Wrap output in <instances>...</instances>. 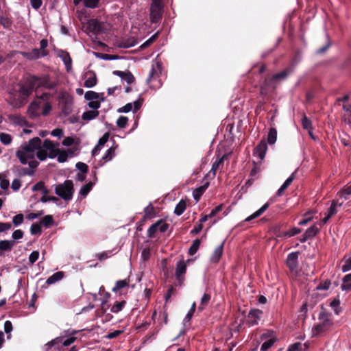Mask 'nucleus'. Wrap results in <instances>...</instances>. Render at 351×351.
<instances>
[{
  "label": "nucleus",
  "mask_w": 351,
  "mask_h": 351,
  "mask_svg": "<svg viewBox=\"0 0 351 351\" xmlns=\"http://www.w3.org/2000/svg\"><path fill=\"white\" fill-rule=\"evenodd\" d=\"M26 79L28 82V84L31 86L33 90L34 88L40 87L53 90L56 88L58 84V81L52 80L48 75H44L40 77L30 75Z\"/></svg>",
  "instance_id": "nucleus-3"
},
{
  "label": "nucleus",
  "mask_w": 351,
  "mask_h": 351,
  "mask_svg": "<svg viewBox=\"0 0 351 351\" xmlns=\"http://www.w3.org/2000/svg\"><path fill=\"white\" fill-rule=\"evenodd\" d=\"M58 56L64 62L66 71H70L72 68V60L69 53L66 51L60 49L58 52Z\"/></svg>",
  "instance_id": "nucleus-20"
},
{
  "label": "nucleus",
  "mask_w": 351,
  "mask_h": 351,
  "mask_svg": "<svg viewBox=\"0 0 351 351\" xmlns=\"http://www.w3.org/2000/svg\"><path fill=\"white\" fill-rule=\"evenodd\" d=\"M299 61V59L295 58L292 60L291 64L285 69L280 71V73L273 75L275 79L277 80V81L279 82V84L285 81L287 77L293 72L294 69Z\"/></svg>",
  "instance_id": "nucleus-10"
},
{
  "label": "nucleus",
  "mask_w": 351,
  "mask_h": 351,
  "mask_svg": "<svg viewBox=\"0 0 351 351\" xmlns=\"http://www.w3.org/2000/svg\"><path fill=\"white\" fill-rule=\"evenodd\" d=\"M109 138V134L108 132L105 133L98 141L97 147H101L104 146Z\"/></svg>",
  "instance_id": "nucleus-60"
},
{
  "label": "nucleus",
  "mask_w": 351,
  "mask_h": 351,
  "mask_svg": "<svg viewBox=\"0 0 351 351\" xmlns=\"http://www.w3.org/2000/svg\"><path fill=\"white\" fill-rule=\"evenodd\" d=\"M267 149V145L265 141H262L256 147L254 155L257 156L259 159H264L266 152Z\"/></svg>",
  "instance_id": "nucleus-22"
},
{
  "label": "nucleus",
  "mask_w": 351,
  "mask_h": 351,
  "mask_svg": "<svg viewBox=\"0 0 351 351\" xmlns=\"http://www.w3.org/2000/svg\"><path fill=\"white\" fill-rule=\"evenodd\" d=\"M158 36V32L155 33L154 35H152L148 40H147L142 45V48H145L150 45Z\"/></svg>",
  "instance_id": "nucleus-61"
},
{
  "label": "nucleus",
  "mask_w": 351,
  "mask_h": 351,
  "mask_svg": "<svg viewBox=\"0 0 351 351\" xmlns=\"http://www.w3.org/2000/svg\"><path fill=\"white\" fill-rule=\"evenodd\" d=\"M63 277H64V273L62 271L56 272L47 279L46 283L47 285H53V284L61 280L63 278Z\"/></svg>",
  "instance_id": "nucleus-29"
},
{
  "label": "nucleus",
  "mask_w": 351,
  "mask_h": 351,
  "mask_svg": "<svg viewBox=\"0 0 351 351\" xmlns=\"http://www.w3.org/2000/svg\"><path fill=\"white\" fill-rule=\"evenodd\" d=\"M117 147L109 148L99 161L100 165H104L107 161L111 160L115 156V149Z\"/></svg>",
  "instance_id": "nucleus-24"
},
{
  "label": "nucleus",
  "mask_w": 351,
  "mask_h": 351,
  "mask_svg": "<svg viewBox=\"0 0 351 351\" xmlns=\"http://www.w3.org/2000/svg\"><path fill=\"white\" fill-rule=\"evenodd\" d=\"M298 252H291L288 254L287 258V265L291 271H296L298 266Z\"/></svg>",
  "instance_id": "nucleus-19"
},
{
  "label": "nucleus",
  "mask_w": 351,
  "mask_h": 351,
  "mask_svg": "<svg viewBox=\"0 0 351 351\" xmlns=\"http://www.w3.org/2000/svg\"><path fill=\"white\" fill-rule=\"evenodd\" d=\"M200 246V240L195 239L193 241L192 245L189 249V254L191 256L194 255L198 250L199 247Z\"/></svg>",
  "instance_id": "nucleus-39"
},
{
  "label": "nucleus",
  "mask_w": 351,
  "mask_h": 351,
  "mask_svg": "<svg viewBox=\"0 0 351 351\" xmlns=\"http://www.w3.org/2000/svg\"><path fill=\"white\" fill-rule=\"evenodd\" d=\"M263 315V312L260 309H251L247 315V325L249 326H254L258 325L262 319Z\"/></svg>",
  "instance_id": "nucleus-12"
},
{
  "label": "nucleus",
  "mask_w": 351,
  "mask_h": 351,
  "mask_svg": "<svg viewBox=\"0 0 351 351\" xmlns=\"http://www.w3.org/2000/svg\"><path fill=\"white\" fill-rule=\"evenodd\" d=\"M339 193H341V197H343L344 199H348V196L351 195V185L343 188Z\"/></svg>",
  "instance_id": "nucleus-48"
},
{
  "label": "nucleus",
  "mask_w": 351,
  "mask_h": 351,
  "mask_svg": "<svg viewBox=\"0 0 351 351\" xmlns=\"http://www.w3.org/2000/svg\"><path fill=\"white\" fill-rule=\"evenodd\" d=\"M32 234H39L41 233V226L40 223H34L30 227Z\"/></svg>",
  "instance_id": "nucleus-49"
},
{
  "label": "nucleus",
  "mask_w": 351,
  "mask_h": 351,
  "mask_svg": "<svg viewBox=\"0 0 351 351\" xmlns=\"http://www.w3.org/2000/svg\"><path fill=\"white\" fill-rule=\"evenodd\" d=\"M186 263L184 261H180L177 263L176 268V276L177 280H180L182 275L186 273Z\"/></svg>",
  "instance_id": "nucleus-25"
},
{
  "label": "nucleus",
  "mask_w": 351,
  "mask_h": 351,
  "mask_svg": "<svg viewBox=\"0 0 351 351\" xmlns=\"http://www.w3.org/2000/svg\"><path fill=\"white\" fill-rule=\"evenodd\" d=\"M21 186V182L19 179H14L11 184V188L13 191H17Z\"/></svg>",
  "instance_id": "nucleus-63"
},
{
  "label": "nucleus",
  "mask_w": 351,
  "mask_h": 351,
  "mask_svg": "<svg viewBox=\"0 0 351 351\" xmlns=\"http://www.w3.org/2000/svg\"><path fill=\"white\" fill-rule=\"evenodd\" d=\"M186 209V202L183 200L179 202V203L176 206L174 209V213L177 216H180Z\"/></svg>",
  "instance_id": "nucleus-37"
},
{
  "label": "nucleus",
  "mask_w": 351,
  "mask_h": 351,
  "mask_svg": "<svg viewBox=\"0 0 351 351\" xmlns=\"http://www.w3.org/2000/svg\"><path fill=\"white\" fill-rule=\"evenodd\" d=\"M12 138L11 135L6 133L0 134V141L5 145H8L12 143Z\"/></svg>",
  "instance_id": "nucleus-41"
},
{
  "label": "nucleus",
  "mask_w": 351,
  "mask_h": 351,
  "mask_svg": "<svg viewBox=\"0 0 351 351\" xmlns=\"http://www.w3.org/2000/svg\"><path fill=\"white\" fill-rule=\"evenodd\" d=\"M162 70V63L157 60L153 61L149 76L146 80V82L150 88L156 90L162 86V84L160 79Z\"/></svg>",
  "instance_id": "nucleus-4"
},
{
  "label": "nucleus",
  "mask_w": 351,
  "mask_h": 351,
  "mask_svg": "<svg viewBox=\"0 0 351 351\" xmlns=\"http://www.w3.org/2000/svg\"><path fill=\"white\" fill-rule=\"evenodd\" d=\"M208 186H209V182H206L203 185L200 186L199 187L196 188L193 191V196L194 199L196 202H198L201 196L203 195V193L207 189Z\"/></svg>",
  "instance_id": "nucleus-26"
},
{
  "label": "nucleus",
  "mask_w": 351,
  "mask_h": 351,
  "mask_svg": "<svg viewBox=\"0 0 351 351\" xmlns=\"http://www.w3.org/2000/svg\"><path fill=\"white\" fill-rule=\"evenodd\" d=\"M279 84V82L275 79L274 75L267 77L261 84V94L265 95L273 92Z\"/></svg>",
  "instance_id": "nucleus-9"
},
{
  "label": "nucleus",
  "mask_w": 351,
  "mask_h": 351,
  "mask_svg": "<svg viewBox=\"0 0 351 351\" xmlns=\"http://www.w3.org/2000/svg\"><path fill=\"white\" fill-rule=\"evenodd\" d=\"M40 223L46 227L49 226L53 223V217L51 215H46L40 220Z\"/></svg>",
  "instance_id": "nucleus-51"
},
{
  "label": "nucleus",
  "mask_w": 351,
  "mask_h": 351,
  "mask_svg": "<svg viewBox=\"0 0 351 351\" xmlns=\"http://www.w3.org/2000/svg\"><path fill=\"white\" fill-rule=\"evenodd\" d=\"M42 105V99H40V96H37L36 98L32 101L29 104L27 113L32 119L36 118L41 114L40 108Z\"/></svg>",
  "instance_id": "nucleus-11"
},
{
  "label": "nucleus",
  "mask_w": 351,
  "mask_h": 351,
  "mask_svg": "<svg viewBox=\"0 0 351 351\" xmlns=\"http://www.w3.org/2000/svg\"><path fill=\"white\" fill-rule=\"evenodd\" d=\"M19 90H13L10 93L8 103L14 108H20L25 105L28 97L33 92L32 88L28 84L27 79L23 83L19 84Z\"/></svg>",
  "instance_id": "nucleus-2"
},
{
  "label": "nucleus",
  "mask_w": 351,
  "mask_h": 351,
  "mask_svg": "<svg viewBox=\"0 0 351 351\" xmlns=\"http://www.w3.org/2000/svg\"><path fill=\"white\" fill-rule=\"evenodd\" d=\"M84 98L88 101V106L93 110H97L99 108V104L97 101L99 99L98 93L94 91H87L84 95Z\"/></svg>",
  "instance_id": "nucleus-15"
},
{
  "label": "nucleus",
  "mask_w": 351,
  "mask_h": 351,
  "mask_svg": "<svg viewBox=\"0 0 351 351\" xmlns=\"http://www.w3.org/2000/svg\"><path fill=\"white\" fill-rule=\"evenodd\" d=\"M93 187V183L88 182V184L84 185L82 186L79 191V195L81 196L82 198H84L86 197V195L89 193L91 189Z\"/></svg>",
  "instance_id": "nucleus-35"
},
{
  "label": "nucleus",
  "mask_w": 351,
  "mask_h": 351,
  "mask_svg": "<svg viewBox=\"0 0 351 351\" xmlns=\"http://www.w3.org/2000/svg\"><path fill=\"white\" fill-rule=\"evenodd\" d=\"M159 223L152 224L147 230V236L152 237L156 231L158 230Z\"/></svg>",
  "instance_id": "nucleus-53"
},
{
  "label": "nucleus",
  "mask_w": 351,
  "mask_h": 351,
  "mask_svg": "<svg viewBox=\"0 0 351 351\" xmlns=\"http://www.w3.org/2000/svg\"><path fill=\"white\" fill-rule=\"evenodd\" d=\"M97 56L102 60H117L119 58L118 56H115V55L98 53Z\"/></svg>",
  "instance_id": "nucleus-59"
},
{
  "label": "nucleus",
  "mask_w": 351,
  "mask_h": 351,
  "mask_svg": "<svg viewBox=\"0 0 351 351\" xmlns=\"http://www.w3.org/2000/svg\"><path fill=\"white\" fill-rule=\"evenodd\" d=\"M195 307H196V303L194 302L192 305H191V307L190 308V310L189 311V312L187 313V314L186 315L184 319V322L186 323V322H190L195 311Z\"/></svg>",
  "instance_id": "nucleus-47"
},
{
  "label": "nucleus",
  "mask_w": 351,
  "mask_h": 351,
  "mask_svg": "<svg viewBox=\"0 0 351 351\" xmlns=\"http://www.w3.org/2000/svg\"><path fill=\"white\" fill-rule=\"evenodd\" d=\"M99 0H84V5L88 8H95Z\"/></svg>",
  "instance_id": "nucleus-58"
},
{
  "label": "nucleus",
  "mask_w": 351,
  "mask_h": 351,
  "mask_svg": "<svg viewBox=\"0 0 351 351\" xmlns=\"http://www.w3.org/2000/svg\"><path fill=\"white\" fill-rule=\"evenodd\" d=\"M261 339L262 341H264L263 343L260 351H267L275 343L276 337L274 335L273 332L268 331L265 333H263Z\"/></svg>",
  "instance_id": "nucleus-14"
},
{
  "label": "nucleus",
  "mask_w": 351,
  "mask_h": 351,
  "mask_svg": "<svg viewBox=\"0 0 351 351\" xmlns=\"http://www.w3.org/2000/svg\"><path fill=\"white\" fill-rule=\"evenodd\" d=\"M95 256L99 260V261H104V260H106L107 258H108L109 257L111 256V252L110 251H108V252H101V253H97Z\"/></svg>",
  "instance_id": "nucleus-57"
},
{
  "label": "nucleus",
  "mask_w": 351,
  "mask_h": 351,
  "mask_svg": "<svg viewBox=\"0 0 351 351\" xmlns=\"http://www.w3.org/2000/svg\"><path fill=\"white\" fill-rule=\"evenodd\" d=\"M345 200L343 197H341V193L338 192L336 199L332 201L331 204L337 208V207H341L343 205Z\"/></svg>",
  "instance_id": "nucleus-43"
},
{
  "label": "nucleus",
  "mask_w": 351,
  "mask_h": 351,
  "mask_svg": "<svg viewBox=\"0 0 351 351\" xmlns=\"http://www.w3.org/2000/svg\"><path fill=\"white\" fill-rule=\"evenodd\" d=\"M5 173H0V187L3 190H6L10 186V182L5 178Z\"/></svg>",
  "instance_id": "nucleus-42"
},
{
  "label": "nucleus",
  "mask_w": 351,
  "mask_h": 351,
  "mask_svg": "<svg viewBox=\"0 0 351 351\" xmlns=\"http://www.w3.org/2000/svg\"><path fill=\"white\" fill-rule=\"evenodd\" d=\"M210 298H211V296L208 293H204L202 295V297L201 298V301H200V305L198 307V310L199 311H202L205 308V306L208 304V303L210 300Z\"/></svg>",
  "instance_id": "nucleus-33"
},
{
  "label": "nucleus",
  "mask_w": 351,
  "mask_h": 351,
  "mask_svg": "<svg viewBox=\"0 0 351 351\" xmlns=\"http://www.w3.org/2000/svg\"><path fill=\"white\" fill-rule=\"evenodd\" d=\"M269 206V203L267 202L265 204L262 206L261 208H259L258 210L254 212L253 214H252L250 216L247 217L245 221H250L252 219H256V217L261 216Z\"/></svg>",
  "instance_id": "nucleus-28"
},
{
  "label": "nucleus",
  "mask_w": 351,
  "mask_h": 351,
  "mask_svg": "<svg viewBox=\"0 0 351 351\" xmlns=\"http://www.w3.org/2000/svg\"><path fill=\"white\" fill-rule=\"evenodd\" d=\"M225 156H223L221 158H217L212 165V168L210 171H209V174L212 173L213 176L214 177L216 174L217 170L220 167V166H222L223 164Z\"/></svg>",
  "instance_id": "nucleus-32"
},
{
  "label": "nucleus",
  "mask_w": 351,
  "mask_h": 351,
  "mask_svg": "<svg viewBox=\"0 0 351 351\" xmlns=\"http://www.w3.org/2000/svg\"><path fill=\"white\" fill-rule=\"evenodd\" d=\"M59 106L62 113L69 114L73 109V99L72 96L66 93H62L59 96Z\"/></svg>",
  "instance_id": "nucleus-8"
},
{
  "label": "nucleus",
  "mask_w": 351,
  "mask_h": 351,
  "mask_svg": "<svg viewBox=\"0 0 351 351\" xmlns=\"http://www.w3.org/2000/svg\"><path fill=\"white\" fill-rule=\"evenodd\" d=\"M50 97H51V95L49 93H43L40 96V99H42L41 114L43 116L48 115L52 109L51 102L49 101Z\"/></svg>",
  "instance_id": "nucleus-16"
},
{
  "label": "nucleus",
  "mask_w": 351,
  "mask_h": 351,
  "mask_svg": "<svg viewBox=\"0 0 351 351\" xmlns=\"http://www.w3.org/2000/svg\"><path fill=\"white\" fill-rule=\"evenodd\" d=\"M302 346L304 347V349L308 348V345L306 343L302 344L301 343L297 342L292 345H291L287 351H302Z\"/></svg>",
  "instance_id": "nucleus-38"
},
{
  "label": "nucleus",
  "mask_w": 351,
  "mask_h": 351,
  "mask_svg": "<svg viewBox=\"0 0 351 351\" xmlns=\"http://www.w3.org/2000/svg\"><path fill=\"white\" fill-rule=\"evenodd\" d=\"M143 99L139 97L137 100L134 101L133 103H128L126 105L123 106L122 108L118 110L119 112L121 113H128L134 110V112H136L138 110L141 108L143 104Z\"/></svg>",
  "instance_id": "nucleus-17"
},
{
  "label": "nucleus",
  "mask_w": 351,
  "mask_h": 351,
  "mask_svg": "<svg viewBox=\"0 0 351 351\" xmlns=\"http://www.w3.org/2000/svg\"><path fill=\"white\" fill-rule=\"evenodd\" d=\"M14 245V241L1 240L0 241V251H11Z\"/></svg>",
  "instance_id": "nucleus-30"
},
{
  "label": "nucleus",
  "mask_w": 351,
  "mask_h": 351,
  "mask_svg": "<svg viewBox=\"0 0 351 351\" xmlns=\"http://www.w3.org/2000/svg\"><path fill=\"white\" fill-rule=\"evenodd\" d=\"M76 167L82 173H86L88 171V165L85 163L79 162L76 164Z\"/></svg>",
  "instance_id": "nucleus-64"
},
{
  "label": "nucleus",
  "mask_w": 351,
  "mask_h": 351,
  "mask_svg": "<svg viewBox=\"0 0 351 351\" xmlns=\"http://www.w3.org/2000/svg\"><path fill=\"white\" fill-rule=\"evenodd\" d=\"M223 243L224 242H223L220 245L217 246L214 250L210 258V261L211 263H217L219 261L223 254Z\"/></svg>",
  "instance_id": "nucleus-23"
},
{
  "label": "nucleus",
  "mask_w": 351,
  "mask_h": 351,
  "mask_svg": "<svg viewBox=\"0 0 351 351\" xmlns=\"http://www.w3.org/2000/svg\"><path fill=\"white\" fill-rule=\"evenodd\" d=\"M73 183L71 180H66L55 187L56 194L65 201H70L73 198Z\"/></svg>",
  "instance_id": "nucleus-6"
},
{
  "label": "nucleus",
  "mask_w": 351,
  "mask_h": 351,
  "mask_svg": "<svg viewBox=\"0 0 351 351\" xmlns=\"http://www.w3.org/2000/svg\"><path fill=\"white\" fill-rule=\"evenodd\" d=\"M20 54L28 60H36L48 55L47 50H40L37 48L32 49L30 51H21Z\"/></svg>",
  "instance_id": "nucleus-13"
},
{
  "label": "nucleus",
  "mask_w": 351,
  "mask_h": 351,
  "mask_svg": "<svg viewBox=\"0 0 351 351\" xmlns=\"http://www.w3.org/2000/svg\"><path fill=\"white\" fill-rule=\"evenodd\" d=\"M39 252L37 250L33 251L29 256V262L30 264H34L39 258Z\"/></svg>",
  "instance_id": "nucleus-56"
},
{
  "label": "nucleus",
  "mask_w": 351,
  "mask_h": 351,
  "mask_svg": "<svg viewBox=\"0 0 351 351\" xmlns=\"http://www.w3.org/2000/svg\"><path fill=\"white\" fill-rule=\"evenodd\" d=\"M163 3L162 0H152L150 8V18L153 23H158L162 18Z\"/></svg>",
  "instance_id": "nucleus-7"
},
{
  "label": "nucleus",
  "mask_w": 351,
  "mask_h": 351,
  "mask_svg": "<svg viewBox=\"0 0 351 351\" xmlns=\"http://www.w3.org/2000/svg\"><path fill=\"white\" fill-rule=\"evenodd\" d=\"M129 286V280H117L115 283L114 287L112 289L113 292H117L122 288Z\"/></svg>",
  "instance_id": "nucleus-36"
},
{
  "label": "nucleus",
  "mask_w": 351,
  "mask_h": 351,
  "mask_svg": "<svg viewBox=\"0 0 351 351\" xmlns=\"http://www.w3.org/2000/svg\"><path fill=\"white\" fill-rule=\"evenodd\" d=\"M24 233L21 230H16L12 234V241H16L23 237Z\"/></svg>",
  "instance_id": "nucleus-62"
},
{
  "label": "nucleus",
  "mask_w": 351,
  "mask_h": 351,
  "mask_svg": "<svg viewBox=\"0 0 351 351\" xmlns=\"http://www.w3.org/2000/svg\"><path fill=\"white\" fill-rule=\"evenodd\" d=\"M345 263L341 267V270L343 272H347L351 270V256L346 258H344Z\"/></svg>",
  "instance_id": "nucleus-50"
},
{
  "label": "nucleus",
  "mask_w": 351,
  "mask_h": 351,
  "mask_svg": "<svg viewBox=\"0 0 351 351\" xmlns=\"http://www.w3.org/2000/svg\"><path fill=\"white\" fill-rule=\"evenodd\" d=\"M24 220V217L23 214H18L13 217L12 218V223L14 226L17 227L20 226Z\"/></svg>",
  "instance_id": "nucleus-46"
},
{
  "label": "nucleus",
  "mask_w": 351,
  "mask_h": 351,
  "mask_svg": "<svg viewBox=\"0 0 351 351\" xmlns=\"http://www.w3.org/2000/svg\"><path fill=\"white\" fill-rule=\"evenodd\" d=\"M301 232V229L293 227L291 230L284 232L282 235L286 237H291Z\"/></svg>",
  "instance_id": "nucleus-45"
},
{
  "label": "nucleus",
  "mask_w": 351,
  "mask_h": 351,
  "mask_svg": "<svg viewBox=\"0 0 351 351\" xmlns=\"http://www.w3.org/2000/svg\"><path fill=\"white\" fill-rule=\"evenodd\" d=\"M13 121L15 123L21 126L26 125L27 123L26 119L21 116H14Z\"/></svg>",
  "instance_id": "nucleus-55"
},
{
  "label": "nucleus",
  "mask_w": 351,
  "mask_h": 351,
  "mask_svg": "<svg viewBox=\"0 0 351 351\" xmlns=\"http://www.w3.org/2000/svg\"><path fill=\"white\" fill-rule=\"evenodd\" d=\"M128 119L126 117L121 116L117 121V125L120 128H125L128 124Z\"/></svg>",
  "instance_id": "nucleus-52"
},
{
  "label": "nucleus",
  "mask_w": 351,
  "mask_h": 351,
  "mask_svg": "<svg viewBox=\"0 0 351 351\" xmlns=\"http://www.w3.org/2000/svg\"><path fill=\"white\" fill-rule=\"evenodd\" d=\"M122 80L125 82L127 84H130L134 81V77L130 72H126L123 75Z\"/></svg>",
  "instance_id": "nucleus-54"
},
{
  "label": "nucleus",
  "mask_w": 351,
  "mask_h": 351,
  "mask_svg": "<svg viewBox=\"0 0 351 351\" xmlns=\"http://www.w3.org/2000/svg\"><path fill=\"white\" fill-rule=\"evenodd\" d=\"M58 152V144L45 139L42 142L40 138L34 137L28 142H25L16 152V156L23 165L28 164L29 168H23V176L34 175V169L39 162L35 160V156L43 161L47 158H54Z\"/></svg>",
  "instance_id": "nucleus-1"
},
{
  "label": "nucleus",
  "mask_w": 351,
  "mask_h": 351,
  "mask_svg": "<svg viewBox=\"0 0 351 351\" xmlns=\"http://www.w3.org/2000/svg\"><path fill=\"white\" fill-rule=\"evenodd\" d=\"M277 139V130L271 128L269 129L268 135H267V142L270 145H273L276 143Z\"/></svg>",
  "instance_id": "nucleus-34"
},
{
  "label": "nucleus",
  "mask_w": 351,
  "mask_h": 351,
  "mask_svg": "<svg viewBox=\"0 0 351 351\" xmlns=\"http://www.w3.org/2000/svg\"><path fill=\"white\" fill-rule=\"evenodd\" d=\"M302 125L303 128L306 130H313V129L311 121L309 119H308L305 115L303 117L302 119Z\"/></svg>",
  "instance_id": "nucleus-44"
},
{
  "label": "nucleus",
  "mask_w": 351,
  "mask_h": 351,
  "mask_svg": "<svg viewBox=\"0 0 351 351\" xmlns=\"http://www.w3.org/2000/svg\"><path fill=\"white\" fill-rule=\"evenodd\" d=\"M62 337H58L49 341L45 346L46 350H49L53 347H55L56 349H60L62 346Z\"/></svg>",
  "instance_id": "nucleus-27"
},
{
  "label": "nucleus",
  "mask_w": 351,
  "mask_h": 351,
  "mask_svg": "<svg viewBox=\"0 0 351 351\" xmlns=\"http://www.w3.org/2000/svg\"><path fill=\"white\" fill-rule=\"evenodd\" d=\"M125 301L123 300L121 302H116L114 305L111 307V312L117 313L120 312L124 307Z\"/></svg>",
  "instance_id": "nucleus-40"
},
{
  "label": "nucleus",
  "mask_w": 351,
  "mask_h": 351,
  "mask_svg": "<svg viewBox=\"0 0 351 351\" xmlns=\"http://www.w3.org/2000/svg\"><path fill=\"white\" fill-rule=\"evenodd\" d=\"M318 319L319 323L315 326L313 328V332L314 335H319L328 329H329L333 324V322L331 319V315L322 310L320 311Z\"/></svg>",
  "instance_id": "nucleus-5"
},
{
  "label": "nucleus",
  "mask_w": 351,
  "mask_h": 351,
  "mask_svg": "<svg viewBox=\"0 0 351 351\" xmlns=\"http://www.w3.org/2000/svg\"><path fill=\"white\" fill-rule=\"evenodd\" d=\"M319 230L316 226H312L309 228H308L302 237L300 239V241L301 243H304L309 239L314 237L317 232H319Z\"/></svg>",
  "instance_id": "nucleus-21"
},
{
  "label": "nucleus",
  "mask_w": 351,
  "mask_h": 351,
  "mask_svg": "<svg viewBox=\"0 0 351 351\" xmlns=\"http://www.w3.org/2000/svg\"><path fill=\"white\" fill-rule=\"evenodd\" d=\"M84 86L86 88H92L97 83V78L95 73L93 71H88L84 74Z\"/></svg>",
  "instance_id": "nucleus-18"
},
{
  "label": "nucleus",
  "mask_w": 351,
  "mask_h": 351,
  "mask_svg": "<svg viewBox=\"0 0 351 351\" xmlns=\"http://www.w3.org/2000/svg\"><path fill=\"white\" fill-rule=\"evenodd\" d=\"M99 112L97 110L93 109V110H88L84 112L82 115V118L84 121H89L95 119L99 115Z\"/></svg>",
  "instance_id": "nucleus-31"
}]
</instances>
